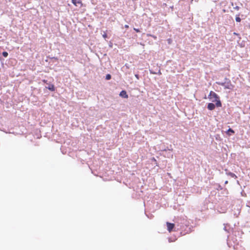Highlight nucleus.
Here are the masks:
<instances>
[{
	"mask_svg": "<svg viewBox=\"0 0 250 250\" xmlns=\"http://www.w3.org/2000/svg\"><path fill=\"white\" fill-rule=\"evenodd\" d=\"M229 132H231V133L232 134H234V131L233 129H232L231 128H229L227 131V134L229 135H230V134H229Z\"/></svg>",
	"mask_w": 250,
	"mask_h": 250,
	"instance_id": "nucleus-9",
	"label": "nucleus"
},
{
	"mask_svg": "<svg viewBox=\"0 0 250 250\" xmlns=\"http://www.w3.org/2000/svg\"><path fill=\"white\" fill-rule=\"evenodd\" d=\"M225 88H228V89H229V86H225Z\"/></svg>",
	"mask_w": 250,
	"mask_h": 250,
	"instance_id": "nucleus-20",
	"label": "nucleus"
},
{
	"mask_svg": "<svg viewBox=\"0 0 250 250\" xmlns=\"http://www.w3.org/2000/svg\"><path fill=\"white\" fill-rule=\"evenodd\" d=\"M249 109L250 110V107H249Z\"/></svg>",
	"mask_w": 250,
	"mask_h": 250,
	"instance_id": "nucleus-24",
	"label": "nucleus"
},
{
	"mask_svg": "<svg viewBox=\"0 0 250 250\" xmlns=\"http://www.w3.org/2000/svg\"><path fill=\"white\" fill-rule=\"evenodd\" d=\"M120 96L125 98H128V95L125 90H122L120 93Z\"/></svg>",
	"mask_w": 250,
	"mask_h": 250,
	"instance_id": "nucleus-5",
	"label": "nucleus"
},
{
	"mask_svg": "<svg viewBox=\"0 0 250 250\" xmlns=\"http://www.w3.org/2000/svg\"><path fill=\"white\" fill-rule=\"evenodd\" d=\"M208 97L210 99L212 98L214 99V100H212V102L215 103L216 107H220L222 106V103L220 100V98L216 93L212 91H210Z\"/></svg>",
	"mask_w": 250,
	"mask_h": 250,
	"instance_id": "nucleus-1",
	"label": "nucleus"
},
{
	"mask_svg": "<svg viewBox=\"0 0 250 250\" xmlns=\"http://www.w3.org/2000/svg\"><path fill=\"white\" fill-rule=\"evenodd\" d=\"M235 20H236V21L237 22H240V21H241V19H240V15H239V14L237 15L236 16Z\"/></svg>",
	"mask_w": 250,
	"mask_h": 250,
	"instance_id": "nucleus-8",
	"label": "nucleus"
},
{
	"mask_svg": "<svg viewBox=\"0 0 250 250\" xmlns=\"http://www.w3.org/2000/svg\"><path fill=\"white\" fill-rule=\"evenodd\" d=\"M135 77H136V78L137 79H139V76H138V74H136V75H135Z\"/></svg>",
	"mask_w": 250,
	"mask_h": 250,
	"instance_id": "nucleus-18",
	"label": "nucleus"
},
{
	"mask_svg": "<svg viewBox=\"0 0 250 250\" xmlns=\"http://www.w3.org/2000/svg\"><path fill=\"white\" fill-rule=\"evenodd\" d=\"M147 36H151L154 39H156V36H152V35H147Z\"/></svg>",
	"mask_w": 250,
	"mask_h": 250,
	"instance_id": "nucleus-15",
	"label": "nucleus"
},
{
	"mask_svg": "<svg viewBox=\"0 0 250 250\" xmlns=\"http://www.w3.org/2000/svg\"><path fill=\"white\" fill-rule=\"evenodd\" d=\"M227 174L228 176H230V177H231L232 178H237L236 175L232 172H227Z\"/></svg>",
	"mask_w": 250,
	"mask_h": 250,
	"instance_id": "nucleus-6",
	"label": "nucleus"
},
{
	"mask_svg": "<svg viewBox=\"0 0 250 250\" xmlns=\"http://www.w3.org/2000/svg\"><path fill=\"white\" fill-rule=\"evenodd\" d=\"M103 37L104 39H106L107 38V34L105 32H104V33L103 35Z\"/></svg>",
	"mask_w": 250,
	"mask_h": 250,
	"instance_id": "nucleus-12",
	"label": "nucleus"
},
{
	"mask_svg": "<svg viewBox=\"0 0 250 250\" xmlns=\"http://www.w3.org/2000/svg\"><path fill=\"white\" fill-rule=\"evenodd\" d=\"M216 105L213 103H208V108L209 110H212L214 109Z\"/></svg>",
	"mask_w": 250,
	"mask_h": 250,
	"instance_id": "nucleus-4",
	"label": "nucleus"
},
{
	"mask_svg": "<svg viewBox=\"0 0 250 250\" xmlns=\"http://www.w3.org/2000/svg\"><path fill=\"white\" fill-rule=\"evenodd\" d=\"M111 75L110 74H107L106 75V77H105V79L106 80H109L111 79Z\"/></svg>",
	"mask_w": 250,
	"mask_h": 250,
	"instance_id": "nucleus-10",
	"label": "nucleus"
},
{
	"mask_svg": "<svg viewBox=\"0 0 250 250\" xmlns=\"http://www.w3.org/2000/svg\"><path fill=\"white\" fill-rule=\"evenodd\" d=\"M48 89L52 91H54L55 90L54 85L53 84H51V85H49V87H48Z\"/></svg>",
	"mask_w": 250,
	"mask_h": 250,
	"instance_id": "nucleus-7",
	"label": "nucleus"
},
{
	"mask_svg": "<svg viewBox=\"0 0 250 250\" xmlns=\"http://www.w3.org/2000/svg\"><path fill=\"white\" fill-rule=\"evenodd\" d=\"M71 1L72 3L75 6H77V4H80L81 7L83 5L82 1L81 0H72Z\"/></svg>",
	"mask_w": 250,
	"mask_h": 250,
	"instance_id": "nucleus-3",
	"label": "nucleus"
},
{
	"mask_svg": "<svg viewBox=\"0 0 250 250\" xmlns=\"http://www.w3.org/2000/svg\"><path fill=\"white\" fill-rule=\"evenodd\" d=\"M239 7L238 6H236V7H234V9L237 10H239Z\"/></svg>",
	"mask_w": 250,
	"mask_h": 250,
	"instance_id": "nucleus-14",
	"label": "nucleus"
},
{
	"mask_svg": "<svg viewBox=\"0 0 250 250\" xmlns=\"http://www.w3.org/2000/svg\"><path fill=\"white\" fill-rule=\"evenodd\" d=\"M125 28H128L129 26H128V25H126H126H125Z\"/></svg>",
	"mask_w": 250,
	"mask_h": 250,
	"instance_id": "nucleus-16",
	"label": "nucleus"
},
{
	"mask_svg": "<svg viewBox=\"0 0 250 250\" xmlns=\"http://www.w3.org/2000/svg\"><path fill=\"white\" fill-rule=\"evenodd\" d=\"M134 30L136 32H140V31L139 29H137V28H134Z\"/></svg>",
	"mask_w": 250,
	"mask_h": 250,
	"instance_id": "nucleus-13",
	"label": "nucleus"
},
{
	"mask_svg": "<svg viewBox=\"0 0 250 250\" xmlns=\"http://www.w3.org/2000/svg\"><path fill=\"white\" fill-rule=\"evenodd\" d=\"M167 230L170 232L172 229L174 228L175 225L174 224L171 223L169 222H167Z\"/></svg>",
	"mask_w": 250,
	"mask_h": 250,
	"instance_id": "nucleus-2",
	"label": "nucleus"
},
{
	"mask_svg": "<svg viewBox=\"0 0 250 250\" xmlns=\"http://www.w3.org/2000/svg\"><path fill=\"white\" fill-rule=\"evenodd\" d=\"M2 55L4 57H7L8 55V54L7 52H2Z\"/></svg>",
	"mask_w": 250,
	"mask_h": 250,
	"instance_id": "nucleus-11",
	"label": "nucleus"
},
{
	"mask_svg": "<svg viewBox=\"0 0 250 250\" xmlns=\"http://www.w3.org/2000/svg\"><path fill=\"white\" fill-rule=\"evenodd\" d=\"M171 42V39H169V40H168V43H170Z\"/></svg>",
	"mask_w": 250,
	"mask_h": 250,
	"instance_id": "nucleus-19",
	"label": "nucleus"
},
{
	"mask_svg": "<svg viewBox=\"0 0 250 250\" xmlns=\"http://www.w3.org/2000/svg\"><path fill=\"white\" fill-rule=\"evenodd\" d=\"M43 82H44V83H46V80H44L43 81Z\"/></svg>",
	"mask_w": 250,
	"mask_h": 250,
	"instance_id": "nucleus-23",
	"label": "nucleus"
},
{
	"mask_svg": "<svg viewBox=\"0 0 250 250\" xmlns=\"http://www.w3.org/2000/svg\"><path fill=\"white\" fill-rule=\"evenodd\" d=\"M228 182L227 181H226L225 182V184H228Z\"/></svg>",
	"mask_w": 250,
	"mask_h": 250,
	"instance_id": "nucleus-21",
	"label": "nucleus"
},
{
	"mask_svg": "<svg viewBox=\"0 0 250 250\" xmlns=\"http://www.w3.org/2000/svg\"><path fill=\"white\" fill-rule=\"evenodd\" d=\"M152 161H154V162H157L156 160L154 158H153L152 159Z\"/></svg>",
	"mask_w": 250,
	"mask_h": 250,
	"instance_id": "nucleus-17",
	"label": "nucleus"
},
{
	"mask_svg": "<svg viewBox=\"0 0 250 250\" xmlns=\"http://www.w3.org/2000/svg\"><path fill=\"white\" fill-rule=\"evenodd\" d=\"M158 73H159V74H161V71H159Z\"/></svg>",
	"mask_w": 250,
	"mask_h": 250,
	"instance_id": "nucleus-22",
	"label": "nucleus"
}]
</instances>
